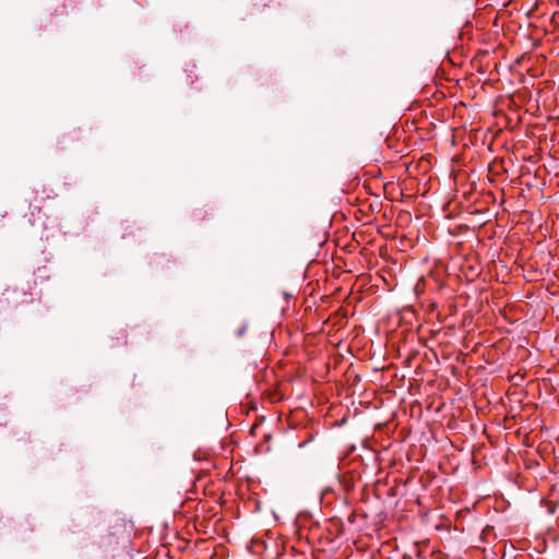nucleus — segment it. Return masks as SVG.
<instances>
[{
	"instance_id": "1",
	"label": "nucleus",
	"mask_w": 559,
	"mask_h": 559,
	"mask_svg": "<svg viewBox=\"0 0 559 559\" xmlns=\"http://www.w3.org/2000/svg\"><path fill=\"white\" fill-rule=\"evenodd\" d=\"M345 466V457L342 460V462L340 463L338 465V469H340V475H338V478H340V481L344 485V487L347 489L348 488V480L346 478V474L347 472H343V468Z\"/></svg>"
},
{
	"instance_id": "2",
	"label": "nucleus",
	"mask_w": 559,
	"mask_h": 559,
	"mask_svg": "<svg viewBox=\"0 0 559 559\" xmlns=\"http://www.w3.org/2000/svg\"><path fill=\"white\" fill-rule=\"evenodd\" d=\"M545 289L554 296L559 297V282H547Z\"/></svg>"
},
{
	"instance_id": "3",
	"label": "nucleus",
	"mask_w": 559,
	"mask_h": 559,
	"mask_svg": "<svg viewBox=\"0 0 559 559\" xmlns=\"http://www.w3.org/2000/svg\"><path fill=\"white\" fill-rule=\"evenodd\" d=\"M362 236H364L362 231L355 230L352 233V252L356 249V247L354 246V242H356L357 247H359Z\"/></svg>"
},
{
	"instance_id": "4",
	"label": "nucleus",
	"mask_w": 559,
	"mask_h": 559,
	"mask_svg": "<svg viewBox=\"0 0 559 559\" xmlns=\"http://www.w3.org/2000/svg\"><path fill=\"white\" fill-rule=\"evenodd\" d=\"M367 518H368V515H367V514H361V513L359 512V510L356 508V509H354V510L352 511V520H350V523H352V524H358V522H359L360 520H365V519H367Z\"/></svg>"
},
{
	"instance_id": "5",
	"label": "nucleus",
	"mask_w": 559,
	"mask_h": 559,
	"mask_svg": "<svg viewBox=\"0 0 559 559\" xmlns=\"http://www.w3.org/2000/svg\"><path fill=\"white\" fill-rule=\"evenodd\" d=\"M360 405H362L366 411H369L371 408L370 414H373V411L376 409V406L371 402H360Z\"/></svg>"
},
{
	"instance_id": "6",
	"label": "nucleus",
	"mask_w": 559,
	"mask_h": 559,
	"mask_svg": "<svg viewBox=\"0 0 559 559\" xmlns=\"http://www.w3.org/2000/svg\"><path fill=\"white\" fill-rule=\"evenodd\" d=\"M359 254H360V255H362L365 259H367V257H368V249H367V248H365V247H364V248H361V249L359 250Z\"/></svg>"
},
{
	"instance_id": "7",
	"label": "nucleus",
	"mask_w": 559,
	"mask_h": 559,
	"mask_svg": "<svg viewBox=\"0 0 559 559\" xmlns=\"http://www.w3.org/2000/svg\"><path fill=\"white\" fill-rule=\"evenodd\" d=\"M362 276H364V274H358V275L356 276V280H361V278H362Z\"/></svg>"
},
{
	"instance_id": "8",
	"label": "nucleus",
	"mask_w": 559,
	"mask_h": 559,
	"mask_svg": "<svg viewBox=\"0 0 559 559\" xmlns=\"http://www.w3.org/2000/svg\"><path fill=\"white\" fill-rule=\"evenodd\" d=\"M345 421H346V418H345V417H343V418L341 419V425H343Z\"/></svg>"
},
{
	"instance_id": "9",
	"label": "nucleus",
	"mask_w": 559,
	"mask_h": 559,
	"mask_svg": "<svg viewBox=\"0 0 559 559\" xmlns=\"http://www.w3.org/2000/svg\"><path fill=\"white\" fill-rule=\"evenodd\" d=\"M360 379L359 374L355 376V381H358Z\"/></svg>"
},
{
	"instance_id": "10",
	"label": "nucleus",
	"mask_w": 559,
	"mask_h": 559,
	"mask_svg": "<svg viewBox=\"0 0 559 559\" xmlns=\"http://www.w3.org/2000/svg\"><path fill=\"white\" fill-rule=\"evenodd\" d=\"M348 247V243H345L342 248V250H345Z\"/></svg>"
},
{
	"instance_id": "11",
	"label": "nucleus",
	"mask_w": 559,
	"mask_h": 559,
	"mask_svg": "<svg viewBox=\"0 0 559 559\" xmlns=\"http://www.w3.org/2000/svg\"><path fill=\"white\" fill-rule=\"evenodd\" d=\"M358 414H359L358 409H357V408H355V414H354V415H355V416H358Z\"/></svg>"
},
{
	"instance_id": "12",
	"label": "nucleus",
	"mask_w": 559,
	"mask_h": 559,
	"mask_svg": "<svg viewBox=\"0 0 559 559\" xmlns=\"http://www.w3.org/2000/svg\"><path fill=\"white\" fill-rule=\"evenodd\" d=\"M354 215L356 216L357 221H360L359 216H357V213L355 212Z\"/></svg>"
}]
</instances>
